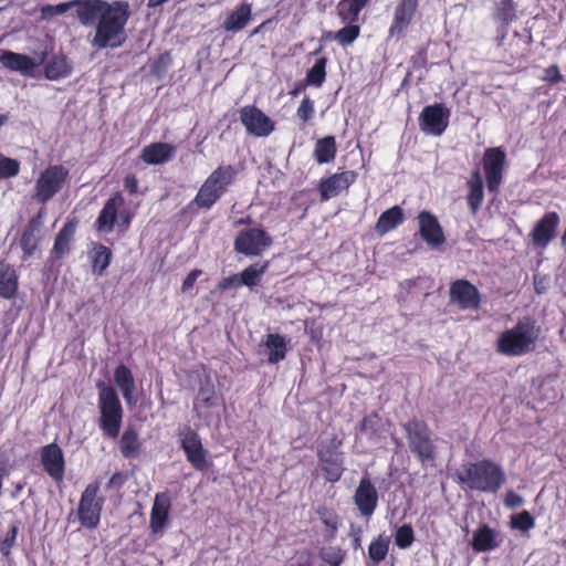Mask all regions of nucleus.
<instances>
[{"mask_svg": "<svg viewBox=\"0 0 566 566\" xmlns=\"http://www.w3.org/2000/svg\"><path fill=\"white\" fill-rule=\"evenodd\" d=\"M119 449L125 458H136L140 449L138 434L134 430L127 429L120 438Z\"/></svg>", "mask_w": 566, "mask_h": 566, "instance_id": "obj_35", "label": "nucleus"}, {"mask_svg": "<svg viewBox=\"0 0 566 566\" xmlns=\"http://www.w3.org/2000/svg\"><path fill=\"white\" fill-rule=\"evenodd\" d=\"M336 155V142L333 136L321 138L315 144L314 157L318 164L334 160Z\"/></svg>", "mask_w": 566, "mask_h": 566, "instance_id": "obj_32", "label": "nucleus"}, {"mask_svg": "<svg viewBox=\"0 0 566 566\" xmlns=\"http://www.w3.org/2000/svg\"><path fill=\"white\" fill-rule=\"evenodd\" d=\"M450 111L442 104L426 106L420 114V128L429 135L439 136L448 127Z\"/></svg>", "mask_w": 566, "mask_h": 566, "instance_id": "obj_11", "label": "nucleus"}, {"mask_svg": "<svg viewBox=\"0 0 566 566\" xmlns=\"http://www.w3.org/2000/svg\"><path fill=\"white\" fill-rule=\"evenodd\" d=\"M368 0H342L338 6V14L345 22L356 20L360 10L366 6Z\"/></svg>", "mask_w": 566, "mask_h": 566, "instance_id": "obj_36", "label": "nucleus"}, {"mask_svg": "<svg viewBox=\"0 0 566 566\" xmlns=\"http://www.w3.org/2000/svg\"><path fill=\"white\" fill-rule=\"evenodd\" d=\"M504 504L509 509H516L524 504V500L515 492L507 491L504 497Z\"/></svg>", "mask_w": 566, "mask_h": 566, "instance_id": "obj_53", "label": "nucleus"}, {"mask_svg": "<svg viewBox=\"0 0 566 566\" xmlns=\"http://www.w3.org/2000/svg\"><path fill=\"white\" fill-rule=\"evenodd\" d=\"M235 170L232 166H220L213 170L201 185L191 205L210 209L232 184Z\"/></svg>", "mask_w": 566, "mask_h": 566, "instance_id": "obj_4", "label": "nucleus"}, {"mask_svg": "<svg viewBox=\"0 0 566 566\" xmlns=\"http://www.w3.org/2000/svg\"><path fill=\"white\" fill-rule=\"evenodd\" d=\"M19 281L15 270L0 261V297L12 298L18 292Z\"/></svg>", "mask_w": 566, "mask_h": 566, "instance_id": "obj_26", "label": "nucleus"}, {"mask_svg": "<svg viewBox=\"0 0 566 566\" xmlns=\"http://www.w3.org/2000/svg\"><path fill=\"white\" fill-rule=\"evenodd\" d=\"M176 154V147L167 143H153L144 147L140 158L148 165L169 161Z\"/></svg>", "mask_w": 566, "mask_h": 566, "instance_id": "obj_24", "label": "nucleus"}, {"mask_svg": "<svg viewBox=\"0 0 566 566\" xmlns=\"http://www.w3.org/2000/svg\"><path fill=\"white\" fill-rule=\"evenodd\" d=\"M169 509V495L167 493L157 494L150 513V528L154 533L163 532L168 522Z\"/></svg>", "mask_w": 566, "mask_h": 566, "instance_id": "obj_23", "label": "nucleus"}, {"mask_svg": "<svg viewBox=\"0 0 566 566\" xmlns=\"http://www.w3.org/2000/svg\"><path fill=\"white\" fill-rule=\"evenodd\" d=\"M41 462L45 472L55 481L64 476V458L61 448L55 444L45 446L41 451Z\"/></svg>", "mask_w": 566, "mask_h": 566, "instance_id": "obj_17", "label": "nucleus"}, {"mask_svg": "<svg viewBox=\"0 0 566 566\" xmlns=\"http://www.w3.org/2000/svg\"><path fill=\"white\" fill-rule=\"evenodd\" d=\"M268 266H269L268 262H264L262 264L254 263V264L248 266L240 274V277H241L240 282H242V285H245L249 287L256 285L261 281Z\"/></svg>", "mask_w": 566, "mask_h": 566, "instance_id": "obj_40", "label": "nucleus"}, {"mask_svg": "<svg viewBox=\"0 0 566 566\" xmlns=\"http://www.w3.org/2000/svg\"><path fill=\"white\" fill-rule=\"evenodd\" d=\"M112 258L111 250L104 245H97L94 248L93 255V272L97 275H102V273L109 265Z\"/></svg>", "mask_w": 566, "mask_h": 566, "instance_id": "obj_43", "label": "nucleus"}, {"mask_svg": "<svg viewBox=\"0 0 566 566\" xmlns=\"http://www.w3.org/2000/svg\"><path fill=\"white\" fill-rule=\"evenodd\" d=\"M45 60V54H36L29 56L12 51H4L0 56V63L12 72H18L24 76H33L38 69Z\"/></svg>", "mask_w": 566, "mask_h": 566, "instance_id": "obj_12", "label": "nucleus"}, {"mask_svg": "<svg viewBox=\"0 0 566 566\" xmlns=\"http://www.w3.org/2000/svg\"><path fill=\"white\" fill-rule=\"evenodd\" d=\"M252 8L249 3H242L228 14L222 28L228 32H238L247 27L251 20Z\"/></svg>", "mask_w": 566, "mask_h": 566, "instance_id": "obj_25", "label": "nucleus"}, {"mask_svg": "<svg viewBox=\"0 0 566 566\" xmlns=\"http://www.w3.org/2000/svg\"><path fill=\"white\" fill-rule=\"evenodd\" d=\"M497 533L486 525L479 527L473 534L472 547L476 552H488L501 543Z\"/></svg>", "mask_w": 566, "mask_h": 566, "instance_id": "obj_28", "label": "nucleus"}, {"mask_svg": "<svg viewBox=\"0 0 566 566\" xmlns=\"http://www.w3.org/2000/svg\"><path fill=\"white\" fill-rule=\"evenodd\" d=\"M85 1L82 0H72L70 2L59 3V4H46L42 7L41 9V18L43 20L51 19L54 15L64 14L67 12L71 8L77 7V9L81 7V4H84Z\"/></svg>", "mask_w": 566, "mask_h": 566, "instance_id": "obj_42", "label": "nucleus"}, {"mask_svg": "<svg viewBox=\"0 0 566 566\" xmlns=\"http://www.w3.org/2000/svg\"><path fill=\"white\" fill-rule=\"evenodd\" d=\"M390 537L386 534L378 535L368 547V556L374 563H380L388 554Z\"/></svg>", "mask_w": 566, "mask_h": 566, "instance_id": "obj_37", "label": "nucleus"}, {"mask_svg": "<svg viewBox=\"0 0 566 566\" xmlns=\"http://www.w3.org/2000/svg\"><path fill=\"white\" fill-rule=\"evenodd\" d=\"M83 25H92L98 21L93 46L104 49L118 48L125 41L124 27L129 19V4L126 1L112 3L103 0H88L76 10Z\"/></svg>", "mask_w": 566, "mask_h": 566, "instance_id": "obj_1", "label": "nucleus"}, {"mask_svg": "<svg viewBox=\"0 0 566 566\" xmlns=\"http://www.w3.org/2000/svg\"><path fill=\"white\" fill-rule=\"evenodd\" d=\"M265 347L269 350V361L276 364L285 358L286 342L279 334H269L265 340Z\"/></svg>", "mask_w": 566, "mask_h": 566, "instance_id": "obj_34", "label": "nucleus"}, {"mask_svg": "<svg viewBox=\"0 0 566 566\" xmlns=\"http://www.w3.org/2000/svg\"><path fill=\"white\" fill-rule=\"evenodd\" d=\"M359 32H360V29L358 25L350 24V25L344 27L343 29L337 31L335 34L328 33L326 35V38H333L340 45H349L358 38Z\"/></svg>", "mask_w": 566, "mask_h": 566, "instance_id": "obj_44", "label": "nucleus"}, {"mask_svg": "<svg viewBox=\"0 0 566 566\" xmlns=\"http://www.w3.org/2000/svg\"><path fill=\"white\" fill-rule=\"evenodd\" d=\"M345 553L339 547H327L321 552V557L331 566H339L344 560Z\"/></svg>", "mask_w": 566, "mask_h": 566, "instance_id": "obj_49", "label": "nucleus"}, {"mask_svg": "<svg viewBox=\"0 0 566 566\" xmlns=\"http://www.w3.org/2000/svg\"><path fill=\"white\" fill-rule=\"evenodd\" d=\"M240 119L247 130L258 137L268 136L274 129L273 122L254 106H244L241 108Z\"/></svg>", "mask_w": 566, "mask_h": 566, "instance_id": "obj_13", "label": "nucleus"}, {"mask_svg": "<svg viewBox=\"0 0 566 566\" xmlns=\"http://www.w3.org/2000/svg\"><path fill=\"white\" fill-rule=\"evenodd\" d=\"M217 403V397L212 391L209 390H201L198 399L195 403V408L199 410L202 406L205 407H212Z\"/></svg>", "mask_w": 566, "mask_h": 566, "instance_id": "obj_51", "label": "nucleus"}, {"mask_svg": "<svg viewBox=\"0 0 566 566\" xmlns=\"http://www.w3.org/2000/svg\"><path fill=\"white\" fill-rule=\"evenodd\" d=\"M99 427L104 434L115 439L122 427L123 409L115 390L105 384H98Z\"/></svg>", "mask_w": 566, "mask_h": 566, "instance_id": "obj_5", "label": "nucleus"}, {"mask_svg": "<svg viewBox=\"0 0 566 566\" xmlns=\"http://www.w3.org/2000/svg\"><path fill=\"white\" fill-rule=\"evenodd\" d=\"M317 514L323 524L326 527L331 528L333 533H335L339 524V518L337 514L327 507H319L317 510Z\"/></svg>", "mask_w": 566, "mask_h": 566, "instance_id": "obj_50", "label": "nucleus"}, {"mask_svg": "<svg viewBox=\"0 0 566 566\" xmlns=\"http://www.w3.org/2000/svg\"><path fill=\"white\" fill-rule=\"evenodd\" d=\"M378 422V416L376 413H373L366 418L363 419L360 424L361 431H369L374 428V426Z\"/></svg>", "mask_w": 566, "mask_h": 566, "instance_id": "obj_59", "label": "nucleus"}, {"mask_svg": "<svg viewBox=\"0 0 566 566\" xmlns=\"http://www.w3.org/2000/svg\"><path fill=\"white\" fill-rule=\"evenodd\" d=\"M357 179V172L353 170L335 174L319 184V192L323 200H328L338 196L342 191L349 188Z\"/></svg>", "mask_w": 566, "mask_h": 566, "instance_id": "obj_16", "label": "nucleus"}, {"mask_svg": "<svg viewBox=\"0 0 566 566\" xmlns=\"http://www.w3.org/2000/svg\"><path fill=\"white\" fill-rule=\"evenodd\" d=\"M119 478H120V474H118V473L113 474V476L111 478V480L107 484V488H109L112 484L116 483Z\"/></svg>", "mask_w": 566, "mask_h": 566, "instance_id": "obj_62", "label": "nucleus"}, {"mask_svg": "<svg viewBox=\"0 0 566 566\" xmlns=\"http://www.w3.org/2000/svg\"><path fill=\"white\" fill-rule=\"evenodd\" d=\"M76 230L75 222H67L61 229L59 234L56 235L53 252L56 256L61 258L70 251V244L73 240L74 233Z\"/></svg>", "mask_w": 566, "mask_h": 566, "instance_id": "obj_33", "label": "nucleus"}, {"mask_svg": "<svg viewBox=\"0 0 566 566\" xmlns=\"http://www.w3.org/2000/svg\"><path fill=\"white\" fill-rule=\"evenodd\" d=\"M40 224L35 221H31L21 238V247L25 254L31 255L38 247Z\"/></svg>", "mask_w": 566, "mask_h": 566, "instance_id": "obj_38", "label": "nucleus"}, {"mask_svg": "<svg viewBox=\"0 0 566 566\" xmlns=\"http://www.w3.org/2000/svg\"><path fill=\"white\" fill-rule=\"evenodd\" d=\"M17 533H18V530L15 526H12L8 533V535L6 536V538L3 539L2 544H1V552L4 554V555H8L10 553V549L15 541V537H17Z\"/></svg>", "mask_w": 566, "mask_h": 566, "instance_id": "obj_56", "label": "nucleus"}, {"mask_svg": "<svg viewBox=\"0 0 566 566\" xmlns=\"http://www.w3.org/2000/svg\"><path fill=\"white\" fill-rule=\"evenodd\" d=\"M69 176V171L62 166H50L41 172L35 182L34 198L40 202L49 201L62 189Z\"/></svg>", "mask_w": 566, "mask_h": 566, "instance_id": "obj_7", "label": "nucleus"}, {"mask_svg": "<svg viewBox=\"0 0 566 566\" xmlns=\"http://www.w3.org/2000/svg\"><path fill=\"white\" fill-rule=\"evenodd\" d=\"M114 379L120 389L126 403L129 406L135 405V380L132 371L126 366L120 365L115 369Z\"/></svg>", "mask_w": 566, "mask_h": 566, "instance_id": "obj_27", "label": "nucleus"}, {"mask_svg": "<svg viewBox=\"0 0 566 566\" xmlns=\"http://www.w3.org/2000/svg\"><path fill=\"white\" fill-rule=\"evenodd\" d=\"M505 153L501 148H489L484 153L483 165L490 191H496L502 182Z\"/></svg>", "mask_w": 566, "mask_h": 566, "instance_id": "obj_14", "label": "nucleus"}, {"mask_svg": "<svg viewBox=\"0 0 566 566\" xmlns=\"http://www.w3.org/2000/svg\"><path fill=\"white\" fill-rule=\"evenodd\" d=\"M418 7V0H400L395 9L394 21L390 25V35L403 32L411 22Z\"/></svg>", "mask_w": 566, "mask_h": 566, "instance_id": "obj_22", "label": "nucleus"}, {"mask_svg": "<svg viewBox=\"0 0 566 566\" xmlns=\"http://www.w3.org/2000/svg\"><path fill=\"white\" fill-rule=\"evenodd\" d=\"M314 113L313 103L308 97H304L297 108V116L306 122L308 120Z\"/></svg>", "mask_w": 566, "mask_h": 566, "instance_id": "obj_52", "label": "nucleus"}, {"mask_svg": "<svg viewBox=\"0 0 566 566\" xmlns=\"http://www.w3.org/2000/svg\"><path fill=\"white\" fill-rule=\"evenodd\" d=\"M515 18V3L513 0H501L496 11L494 12V19L509 24Z\"/></svg>", "mask_w": 566, "mask_h": 566, "instance_id": "obj_46", "label": "nucleus"}, {"mask_svg": "<svg viewBox=\"0 0 566 566\" xmlns=\"http://www.w3.org/2000/svg\"><path fill=\"white\" fill-rule=\"evenodd\" d=\"M20 165L17 160L0 154V178H10L19 174Z\"/></svg>", "mask_w": 566, "mask_h": 566, "instance_id": "obj_48", "label": "nucleus"}, {"mask_svg": "<svg viewBox=\"0 0 566 566\" xmlns=\"http://www.w3.org/2000/svg\"><path fill=\"white\" fill-rule=\"evenodd\" d=\"M469 193L468 203L472 212H476L484 198L483 193V181L479 170H474L468 180Z\"/></svg>", "mask_w": 566, "mask_h": 566, "instance_id": "obj_30", "label": "nucleus"}, {"mask_svg": "<svg viewBox=\"0 0 566 566\" xmlns=\"http://www.w3.org/2000/svg\"><path fill=\"white\" fill-rule=\"evenodd\" d=\"M457 475L469 489L485 493H495L506 481L503 469L491 460L467 463Z\"/></svg>", "mask_w": 566, "mask_h": 566, "instance_id": "obj_2", "label": "nucleus"}, {"mask_svg": "<svg viewBox=\"0 0 566 566\" xmlns=\"http://www.w3.org/2000/svg\"><path fill=\"white\" fill-rule=\"evenodd\" d=\"M543 80L551 83H558L563 80V75L557 65H551L545 70Z\"/></svg>", "mask_w": 566, "mask_h": 566, "instance_id": "obj_55", "label": "nucleus"}, {"mask_svg": "<svg viewBox=\"0 0 566 566\" xmlns=\"http://www.w3.org/2000/svg\"><path fill=\"white\" fill-rule=\"evenodd\" d=\"M202 274L201 270H193L191 271L187 276L186 279L184 280V283H182V286H181V291L185 293V292H188L189 290H191L197 281V279Z\"/></svg>", "mask_w": 566, "mask_h": 566, "instance_id": "obj_57", "label": "nucleus"}, {"mask_svg": "<svg viewBox=\"0 0 566 566\" xmlns=\"http://www.w3.org/2000/svg\"><path fill=\"white\" fill-rule=\"evenodd\" d=\"M510 526L513 530L528 532L535 526V520L530 512L522 511L521 513L511 516Z\"/></svg>", "mask_w": 566, "mask_h": 566, "instance_id": "obj_45", "label": "nucleus"}, {"mask_svg": "<svg viewBox=\"0 0 566 566\" xmlns=\"http://www.w3.org/2000/svg\"><path fill=\"white\" fill-rule=\"evenodd\" d=\"M405 430L411 451L421 461L431 460L433 458V448L427 426L420 421H410L405 424Z\"/></svg>", "mask_w": 566, "mask_h": 566, "instance_id": "obj_9", "label": "nucleus"}, {"mask_svg": "<svg viewBox=\"0 0 566 566\" xmlns=\"http://www.w3.org/2000/svg\"><path fill=\"white\" fill-rule=\"evenodd\" d=\"M342 442L336 437H333L328 444L322 446L318 451V457L323 463L326 479L331 482H336L340 479L343 473V453L338 451Z\"/></svg>", "mask_w": 566, "mask_h": 566, "instance_id": "obj_10", "label": "nucleus"}, {"mask_svg": "<svg viewBox=\"0 0 566 566\" xmlns=\"http://www.w3.org/2000/svg\"><path fill=\"white\" fill-rule=\"evenodd\" d=\"M7 122L6 115H0V127Z\"/></svg>", "mask_w": 566, "mask_h": 566, "instance_id": "obj_63", "label": "nucleus"}, {"mask_svg": "<svg viewBox=\"0 0 566 566\" xmlns=\"http://www.w3.org/2000/svg\"><path fill=\"white\" fill-rule=\"evenodd\" d=\"M354 501L361 515L370 516L374 513L378 503V493L369 479L360 480Z\"/></svg>", "mask_w": 566, "mask_h": 566, "instance_id": "obj_18", "label": "nucleus"}, {"mask_svg": "<svg viewBox=\"0 0 566 566\" xmlns=\"http://www.w3.org/2000/svg\"><path fill=\"white\" fill-rule=\"evenodd\" d=\"M272 243L271 237L262 229L241 230L234 240V250L245 256L261 255Z\"/></svg>", "mask_w": 566, "mask_h": 566, "instance_id": "obj_8", "label": "nucleus"}, {"mask_svg": "<svg viewBox=\"0 0 566 566\" xmlns=\"http://www.w3.org/2000/svg\"><path fill=\"white\" fill-rule=\"evenodd\" d=\"M326 57H319L315 62V64L310 69V71L306 74V83L308 85L319 87L323 84L326 76Z\"/></svg>", "mask_w": 566, "mask_h": 566, "instance_id": "obj_41", "label": "nucleus"}, {"mask_svg": "<svg viewBox=\"0 0 566 566\" xmlns=\"http://www.w3.org/2000/svg\"><path fill=\"white\" fill-rule=\"evenodd\" d=\"M415 541V533L409 524H403L397 528L395 534V544L401 548L406 549L411 546Z\"/></svg>", "mask_w": 566, "mask_h": 566, "instance_id": "obj_47", "label": "nucleus"}, {"mask_svg": "<svg viewBox=\"0 0 566 566\" xmlns=\"http://www.w3.org/2000/svg\"><path fill=\"white\" fill-rule=\"evenodd\" d=\"M403 220V213L400 207L395 206L382 212L376 223L375 230L378 234L384 235L390 230L399 226Z\"/></svg>", "mask_w": 566, "mask_h": 566, "instance_id": "obj_31", "label": "nucleus"}, {"mask_svg": "<svg viewBox=\"0 0 566 566\" xmlns=\"http://www.w3.org/2000/svg\"><path fill=\"white\" fill-rule=\"evenodd\" d=\"M124 187L130 193H136L138 190V181L137 178L133 175H128L124 179Z\"/></svg>", "mask_w": 566, "mask_h": 566, "instance_id": "obj_58", "label": "nucleus"}, {"mask_svg": "<svg viewBox=\"0 0 566 566\" xmlns=\"http://www.w3.org/2000/svg\"><path fill=\"white\" fill-rule=\"evenodd\" d=\"M352 535L354 536V545L356 548L360 547V530H353Z\"/></svg>", "mask_w": 566, "mask_h": 566, "instance_id": "obj_60", "label": "nucleus"}, {"mask_svg": "<svg viewBox=\"0 0 566 566\" xmlns=\"http://www.w3.org/2000/svg\"><path fill=\"white\" fill-rule=\"evenodd\" d=\"M558 224L559 216L556 212L546 213L532 232L534 243L539 247H546L555 235Z\"/></svg>", "mask_w": 566, "mask_h": 566, "instance_id": "obj_20", "label": "nucleus"}, {"mask_svg": "<svg viewBox=\"0 0 566 566\" xmlns=\"http://www.w3.org/2000/svg\"><path fill=\"white\" fill-rule=\"evenodd\" d=\"M450 298L461 308H476L480 303L476 287L464 280H459L451 285Z\"/></svg>", "mask_w": 566, "mask_h": 566, "instance_id": "obj_19", "label": "nucleus"}, {"mask_svg": "<svg viewBox=\"0 0 566 566\" xmlns=\"http://www.w3.org/2000/svg\"><path fill=\"white\" fill-rule=\"evenodd\" d=\"M123 203L120 196L111 198L102 209L96 226L99 231L111 232L113 230L114 222L116 220L117 208Z\"/></svg>", "mask_w": 566, "mask_h": 566, "instance_id": "obj_29", "label": "nucleus"}, {"mask_svg": "<svg viewBox=\"0 0 566 566\" xmlns=\"http://www.w3.org/2000/svg\"><path fill=\"white\" fill-rule=\"evenodd\" d=\"M181 448L186 453L187 460L197 470H205L208 467L206 452L202 448L199 436L187 429L181 437Z\"/></svg>", "mask_w": 566, "mask_h": 566, "instance_id": "obj_15", "label": "nucleus"}, {"mask_svg": "<svg viewBox=\"0 0 566 566\" xmlns=\"http://www.w3.org/2000/svg\"><path fill=\"white\" fill-rule=\"evenodd\" d=\"M99 491L98 483H91L82 493L77 514L80 522L87 528H95L101 520L103 499L97 496Z\"/></svg>", "mask_w": 566, "mask_h": 566, "instance_id": "obj_6", "label": "nucleus"}, {"mask_svg": "<svg viewBox=\"0 0 566 566\" xmlns=\"http://www.w3.org/2000/svg\"><path fill=\"white\" fill-rule=\"evenodd\" d=\"M241 277L240 275L235 274L232 276L224 277L221 280L218 284V287L220 290H229V289H237L242 286V282H240Z\"/></svg>", "mask_w": 566, "mask_h": 566, "instance_id": "obj_54", "label": "nucleus"}, {"mask_svg": "<svg viewBox=\"0 0 566 566\" xmlns=\"http://www.w3.org/2000/svg\"><path fill=\"white\" fill-rule=\"evenodd\" d=\"M419 230L422 239L430 245H439L444 242L442 229L431 213L422 211L418 216Z\"/></svg>", "mask_w": 566, "mask_h": 566, "instance_id": "obj_21", "label": "nucleus"}, {"mask_svg": "<svg viewBox=\"0 0 566 566\" xmlns=\"http://www.w3.org/2000/svg\"><path fill=\"white\" fill-rule=\"evenodd\" d=\"M168 0H148V8H156L167 2Z\"/></svg>", "mask_w": 566, "mask_h": 566, "instance_id": "obj_61", "label": "nucleus"}, {"mask_svg": "<svg viewBox=\"0 0 566 566\" xmlns=\"http://www.w3.org/2000/svg\"><path fill=\"white\" fill-rule=\"evenodd\" d=\"M539 328L534 322L524 319L506 329L497 339V350L507 356H521L535 348Z\"/></svg>", "mask_w": 566, "mask_h": 566, "instance_id": "obj_3", "label": "nucleus"}, {"mask_svg": "<svg viewBox=\"0 0 566 566\" xmlns=\"http://www.w3.org/2000/svg\"><path fill=\"white\" fill-rule=\"evenodd\" d=\"M71 67L63 56L53 57L45 67V76L49 80H59L70 74Z\"/></svg>", "mask_w": 566, "mask_h": 566, "instance_id": "obj_39", "label": "nucleus"}]
</instances>
